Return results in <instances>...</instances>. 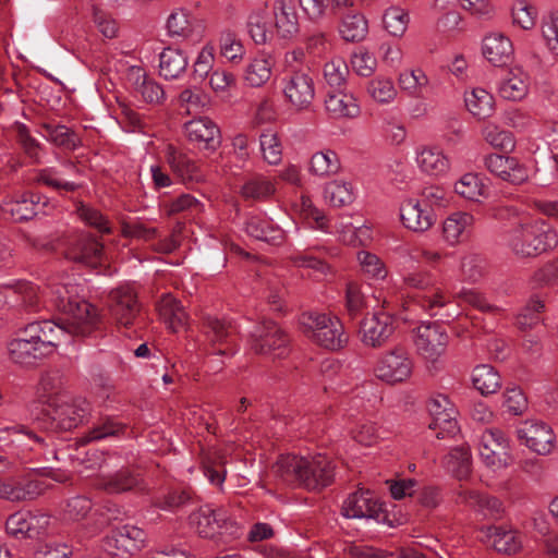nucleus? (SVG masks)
Here are the masks:
<instances>
[{
    "mask_svg": "<svg viewBox=\"0 0 558 558\" xmlns=\"http://www.w3.org/2000/svg\"><path fill=\"white\" fill-rule=\"evenodd\" d=\"M57 307L65 317L60 322L44 319L28 324L8 343L12 362L20 365H35L38 361L52 354L62 338L69 336L87 337L99 325L97 308L78 298V287L72 278L51 287Z\"/></svg>",
    "mask_w": 558,
    "mask_h": 558,
    "instance_id": "obj_1",
    "label": "nucleus"
},
{
    "mask_svg": "<svg viewBox=\"0 0 558 558\" xmlns=\"http://www.w3.org/2000/svg\"><path fill=\"white\" fill-rule=\"evenodd\" d=\"M274 471L287 484L300 485L307 489L326 487L333 478V465L323 454H283L278 458Z\"/></svg>",
    "mask_w": 558,
    "mask_h": 558,
    "instance_id": "obj_2",
    "label": "nucleus"
},
{
    "mask_svg": "<svg viewBox=\"0 0 558 558\" xmlns=\"http://www.w3.org/2000/svg\"><path fill=\"white\" fill-rule=\"evenodd\" d=\"M90 403L82 397L57 396L48 401L43 411V423L52 432L71 430L87 422Z\"/></svg>",
    "mask_w": 558,
    "mask_h": 558,
    "instance_id": "obj_3",
    "label": "nucleus"
},
{
    "mask_svg": "<svg viewBox=\"0 0 558 558\" xmlns=\"http://www.w3.org/2000/svg\"><path fill=\"white\" fill-rule=\"evenodd\" d=\"M13 441L16 442L17 451L15 456L21 463L26 464L40 460L51 461L60 459L58 452L51 446V437L39 434L29 427H17Z\"/></svg>",
    "mask_w": 558,
    "mask_h": 558,
    "instance_id": "obj_4",
    "label": "nucleus"
},
{
    "mask_svg": "<svg viewBox=\"0 0 558 558\" xmlns=\"http://www.w3.org/2000/svg\"><path fill=\"white\" fill-rule=\"evenodd\" d=\"M302 324L312 331L313 339L326 349H340L348 340L343 325L337 316L308 313L302 316Z\"/></svg>",
    "mask_w": 558,
    "mask_h": 558,
    "instance_id": "obj_5",
    "label": "nucleus"
},
{
    "mask_svg": "<svg viewBox=\"0 0 558 558\" xmlns=\"http://www.w3.org/2000/svg\"><path fill=\"white\" fill-rule=\"evenodd\" d=\"M191 525L199 536L211 538L217 534H233L236 523L223 507L214 508L210 505L199 507L190 515Z\"/></svg>",
    "mask_w": 558,
    "mask_h": 558,
    "instance_id": "obj_6",
    "label": "nucleus"
},
{
    "mask_svg": "<svg viewBox=\"0 0 558 558\" xmlns=\"http://www.w3.org/2000/svg\"><path fill=\"white\" fill-rule=\"evenodd\" d=\"M145 541L146 534L142 529L125 524L110 531L101 539V548L112 557L129 558L144 546Z\"/></svg>",
    "mask_w": 558,
    "mask_h": 558,
    "instance_id": "obj_7",
    "label": "nucleus"
},
{
    "mask_svg": "<svg viewBox=\"0 0 558 558\" xmlns=\"http://www.w3.org/2000/svg\"><path fill=\"white\" fill-rule=\"evenodd\" d=\"M108 302L110 314L119 325L129 327L134 324L140 311L134 283L124 282L111 289Z\"/></svg>",
    "mask_w": 558,
    "mask_h": 558,
    "instance_id": "obj_8",
    "label": "nucleus"
},
{
    "mask_svg": "<svg viewBox=\"0 0 558 558\" xmlns=\"http://www.w3.org/2000/svg\"><path fill=\"white\" fill-rule=\"evenodd\" d=\"M281 88L286 99L299 111L310 109L315 98L314 80L304 70L286 74L281 80Z\"/></svg>",
    "mask_w": 558,
    "mask_h": 558,
    "instance_id": "obj_9",
    "label": "nucleus"
},
{
    "mask_svg": "<svg viewBox=\"0 0 558 558\" xmlns=\"http://www.w3.org/2000/svg\"><path fill=\"white\" fill-rule=\"evenodd\" d=\"M252 349L258 354H269L281 359L288 354V339L283 331L272 322L265 320L255 327Z\"/></svg>",
    "mask_w": 558,
    "mask_h": 558,
    "instance_id": "obj_10",
    "label": "nucleus"
},
{
    "mask_svg": "<svg viewBox=\"0 0 558 558\" xmlns=\"http://www.w3.org/2000/svg\"><path fill=\"white\" fill-rule=\"evenodd\" d=\"M432 416L429 428L435 430L438 439L453 436L459 432L456 421V409L446 395L438 393L432 397L427 403Z\"/></svg>",
    "mask_w": 558,
    "mask_h": 558,
    "instance_id": "obj_11",
    "label": "nucleus"
},
{
    "mask_svg": "<svg viewBox=\"0 0 558 558\" xmlns=\"http://www.w3.org/2000/svg\"><path fill=\"white\" fill-rule=\"evenodd\" d=\"M448 341L447 332L435 323L421 324L416 328L414 344L426 361L436 362L445 353Z\"/></svg>",
    "mask_w": 558,
    "mask_h": 558,
    "instance_id": "obj_12",
    "label": "nucleus"
},
{
    "mask_svg": "<svg viewBox=\"0 0 558 558\" xmlns=\"http://www.w3.org/2000/svg\"><path fill=\"white\" fill-rule=\"evenodd\" d=\"M50 517L46 513L17 511L5 522V531L16 539L35 538L46 533Z\"/></svg>",
    "mask_w": 558,
    "mask_h": 558,
    "instance_id": "obj_13",
    "label": "nucleus"
},
{
    "mask_svg": "<svg viewBox=\"0 0 558 558\" xmlns=\"http://www.w3.org/2000/svg\"><path fill=\"white\" fill-rule=\"evenodd\" d=\"M522 444L538 454H548L555 447L556 436L549 425L539 421H525L517 428Z\"/></svg>",
    "mask_w": 558,
    "mask_h": 558,
    "instance_id": "obj_14",
    "label": "nucleus"
},
{
    "mask_svg": "<svg viewBox=\"0 0 558 558\" xmlns=\"http://www.w3.org/2000/svg\"><path fill=\"white\" fill-rule=\"evenodd\" d=\"M412 361L405 350L393 349L378 361L375 374L383 381L395 384L405 380L412 373Z\"/></svg>",
    "mask_w": 558,
    "mask_h": 558,
    "instance_id": "obj_15",
    "label": "nucleus"
},
{
    "mask_svg": "<svg viewBox=\"0 0 558 558\" xmlns=\"http://www.w3.org/2000/svg\"><path fill=\"white\" fill-rule=\"evenodd\" d=\"M236 328L232 322L217 317L206 319V337L209 340L216 355H233Z\"/></svg>",
    "mask_w": 558,
    "mask_h": 558,
    "instance_id": "obj_16",
    "label": "nucleus"
},
{
    "mask_svg": "<svg viewBox=\"0 0 558 558\" xmlns=\"http://www.w3.org/2000/svg\"><path fill=\"white\" fill-rule=\"evenodd\" d=\"M404 282L415 289L424 291L417 302L430 316H436L438 311L447 303L439 288H434L430 276L421 272H412L404 277Z\"/></svg>",
    "mask_w": 558,
    "mask_h": 558,
    "instance_id": "obj_17",
    "label": "nucleus"
},
{
    "mask_svg": "<svg viewBox=\"0 0 558 558\" xmlns=\"http://www.w3.org/2000/svg\"><path fill=\"white\" fill-rule=\"evenodd\" d=\"M380 505L368 489L351 493L343 501L341 513L348 519L380 520Z\"/></svg>",
    "mask_w": 558,
    "mask_h": 558,
    "instance_id": "obj_18",
    "label": "nucleus"
},
{
    "mask_svg": "<svg viewBox=\"0 0 558 558\" xmlns=\"http://www.w3.org/2000/svg\"><path fill=\"white\" fill-rule=\"evenodd\" d=\"M393 330L392 316L389 313L376 312L362 322V341L367 347H381L393 333Z\"/></svg>",
    "mask_w": 558,
    "mask_h": 558,
    "instance_id": "obj_19",
    "label": "nucleus"
},
{
    "mask_svg": "<svg viewBox=\"0 0 558 558\" xmlns=\"http://www.w3.org/2000/svg\"><path fill=\"white\" fill-rule=\"evenodd\" d=\"M484 166L492 174L513 184L527 179L526 169L513 157L489 154L484 157Z\"/></svg>",
    "mask_w": 558,
    "mask_h": 558,
    "instance_id": "obj_20",
    "label": "nucleus"
},
{
    "mask_svg": "<svg viewBox=\"0 0 558 558\" xmlns=\"http://www.w3.org/2000/svg\"><path fill=\"white\" fill-rule=\"evenodd\" d=\"M478 537L486 545L506 555H513L522 547L520 535L514 530L502 526H484L480 530Z\"/></svg>",
    "mask_w": 558,
    "mask_h": 558,
    "instance_id": "obj_21",
    "label": "nucleus"
},
{
    "mask_svg": "<svg viewBox=\"0 0 558 558\" xmlns=\"http://www.w3.org/2000/svg\"><path fill=\"white\" fill-rule=\"evenodd\" d=\"M189 141L207 149H216L220 141V130L209 118L193 119L184 124Z\"/></svg>",
    "mask_w": 558,
    "mask_h": 558,
    "instance_id": "obj_22",
    "label": "nucleus"
},
{
    "mask_svg": "<svg viewBox=\"0 0 558 558\" xmlns=\"http://www.w3.org/2000/svg\"><path fill=\"white\" fill-rule=\"evenodd\" d=\"M400 219L407 229L423 232L433 226L435 215L418 199L408 198L400 206Z\"/></svg>",
    "mask_w": 558,
    "mask_h": 558,
    "instance_id": "obj_23",
    "label": "nucleus"
},
{
    "mask_svg": "<svg viewBox=\"0 0 558 558\" xmlns=\"http://www.w3.org/2000/svg\"><path fill=\"white\" fill-rule=\"evenodd\" d=\"M456 502L472 508L485 518H497L502 512V504L498 498L463 487L456 492Z\"/></svg>",
    "mask_w": 558,
    "mask_h": 558,
    "instance_id": "obj_24",
    "label": "nucleus"
},
{
    "mask_svg": "<svg viewBox=\"0 0 558 558\" xmlns=\"http://www.w3.org/2000/svg\"><path fill=\"white\" fill-rule=\"evenodd\" d=\"M517 240L523 244H557L558 233L544 220L525 219L515 231Z\"/></svg>",
    "mask_w": 558,
    "mask_h": 558,
    "instance_id": "obj_25",
    "label": "nucleus"
},
{
    "mask_svg": "<svg viewBox=\"0 0 558 558\" xmlns=\"http://www.w3.org/2000/svg\"><path fill=\"white\" fill-rule=\"evenodd\" d=\"M270 13L281 38H291L299 32V15L294 0H276Z\"/></svg>",
    "mask_w": 558,
    "mask_h": 558,
    "instance_id": "obj_26",
    "label": "nucleus"
},
{
    "mask_svg": "<svg viewBox=\"0 0 558 558\" xmlns=\"http://www.w3.org/2000/svg\"><path fill=\"white\" fill-rule=\"evenodd\" d=\"M529 74L519 66L510 69L498 83L500 97L507 100H522L529 92Z\"/></svg>",
    "mask_w": 558,
    "mask_h": 558,
    "instance_id": "obj_27",
    "label": "nucleus"
},
{
    "mask_svg": "<svg viewBox=\"0 0 558 558\" xmlns=\"http://www.w3.org/2000/svg\"><path fill=\"white\" fill-rule=\"evenodd\" d=\"M40 201L41 197L39 195L24 194L17 199L4 201L1 205V210L14 221H26L37 216L45 206V203L40 204Z\"/></svg>",
    "mask_w": 558,
    "mask_h": 558,
    "instance_id": "obj_28",
    "label": "nucleus"
},
{
    "mask_svg": "<svg viewBox=\"0 0 558 558\" xmlns=\"http://www.w3.org/2000/svg\"><path fill=\"white\" fill-rule=\"evenodd\" d=\"M165 159L174 174L183 181H198L201 174L194 160L172 144L166 145L163 149Z\"/></svg>",
    "mask_w": 558,
    "mask_h": 558,
    "instance_id": "obj_29",
    "label": "nucleus"
},
{
    "mask_svg": "<svg viewBox=\"0 0 558 558\" xmlns=\"http://www.w3.org/2000/svg\"><path fill=\"white\" fill-rule=\"evenodd\" d=\"M416 162L421 171L433 177L446 174L450 169L448 157L436 146H426L418 149Z\"/></svg>",
    "mask_w": 558,
    "mask_h": 558,
    "instance_id": "obj_30",
    "label": "nucleus"
},
{
    "mask_svg": "<svg viewBox=\"0 0 558 558\" xmlns=\"http://www.w3.org/2000/svg\"><path fill=\"white\" fill-rule=\"evenodd\" d=\"M483 54L494 65L506 64L513 52L512 43L500 33H493L483 40Z\"/></svg>",
    "mask_w": 558,
    "mask_h": 558,
    "instance_id": "obj_31",
    "label": "nucleus"
},
{
    "mask_svg": "<svg viewBox=\"0 0 558 558\" xmlns=\"http://www.w3.org/2000/svg\"><path fill=\"white\" fill-rule=\"evenodd\" d=\"M160 318L173 332L184 328L187 320V314L181 303L170 293L161 296L157 304Z\"/></svg>",
    "mask_w": 558,
    "mask_h": 558,
    "instance_id": "obj_32",
    "label": "nucleus"
},
{
    "mask_svg": "<svg viewBox=\"0 0 558 558\" xmlns=\"http://www.w3.org/2000/svg\"><path fill=\"white\" fill-rule=\"evenodd\" d=\"M189 65L184 51L167 47L159 54V74L166 80L179 78Z\"/></svg>",
    "mask_w": 558,
    "mask_h": 558,
    "instance_id": "obj_33",
    "label": "nucleus"
},
{
    "mask_svg": "<svg viewBox=\"0 0 558 558\" xmlns=\"http://www.w3.org/2000/svg\"><path fill=\"white\" fill-rule=\"evenodd\" d=\"M196 19L185 9H175L167 20V29L170 37L190 39L199 36Z\"/></svg>",
    "mask_w": 558,
    "mask_h": 558,
    "instance_id": "obj_34",
    "label": "nucleus"
},
{
    "mask_svg": "<svg viewBox=\"0 0 558 558\" xmlns=\"http://www.w3.org/2000/svg\"><path fill=\"white\" fill-rule=\"evenodd\" d=\"M271 13L266 7H259L247 17V33L256 45H265L272 35Z\"/></svg>",
    "mask_w": 558,
    "mask_h": 558,
    "instance_id": "obj_35",
    "label": "nucleus"
},
{
    "mask_svg": "<svg viewBox=\"0 0 558 558\" xmlns=\"http://www.w3.org/2000/svg\"><path fill=\"white\" fill-rule=\"evenodd\" d=\"M342 90H327L325 107L336 118H353L360 109L351 94Z\"/></svg>",
    "mask_w": 558,
    "mask_h": 558,
    "instance_id": "obj_36",
    "label": "nucleus"
},
{
    "mask_svg": "<svg viewBox=\"0 0 558 558\" xmlns=\"http://www.w3.org/2000/svg\"><path fill=\"white\" fill-rule=\"evenodd\" d=\"M445 469L457 480H465L472 470V460L469 446H458L444 458Z\"/></svg>",
    "mask_w": 558,
    "mask_h": 558,
    "instance_id": "obj_37",
    "label": "nucleus"
},
{
    "mask_svg": "<svg viewBox=\"0 0 558 558\" xmlns=\"http://www.w3.org/2000/svg\"><path fill=\"white\" fill-rule=\"evenodd\" d=\"M240 193L242 197L250 201H268L276 193L274 181L262 174H254L245 179Z\"/></svg>",
    "mask_w": 558,
    "mask_h": 558,
    "instance_id": "obj_38",
    "label": "nucleus"
},
{
    "mask_svg": "<svg viewBox=\"0 0 558 558\" xmlns=\"http://www.w3.org/2000/svg\"><path fill=\"white\" fill-rule=\"evenodd\" d=\"M464 102L469 112L478 119H487L495 111L494 97L484 88L465 92Z\"/></svg>",
    "mask_w": 558,
    "mask_h": 558,
    "instance_id": "obj_39",
    "label": "nucleus"
},
{
    "mask_svg": "<svg viewBox=\"0 0 558 558\" xmlns=\"http://www.w3.org/2000/svg\"><path fill=\"white\" fill-rule=\"evenodd\" d=\"M141 484L140 477L128 470H121L109 477L99 480L97 486L109 494H120L141 487Z\"/></svg>",
    "mask_w": 558,
    "mask_h": 558,
    "instance_id": "obj_40",
    "label": "nucleus"
},
{
    "mask_svg": "<svg viewBox=\"0 0 558 558\" xmlns=\"http://www.w3.org/2000/svg\"><path fill=\"white\" fill-rule=\"evenodd\" d=\"M125 432V425L112 416L101 417L83 437L84 441H99L119 437Z\"/></svg>",
    "mask_w": 558,
    "mask_h": 558,
    "instance_id": "obj_41",
    "label": "nucleus"
},
{
    "mask_svg": "<svg viewBox=\"0 0 558 558\" xmlns=\"http://www.w3.org/2000/svg\"><path fill=\"white\" fill-rule=\"evenodd\" d=\"M74 214L84 225L95 229L99 233L111 232L109 220L97 208L82 201H75Z\"/></svg>",
    "mask_w": 558,
    "mask_h": 558,
    "instance_id": "obj_42",
    "label": "nucleus"
},
{
    "mask_svg": "<svg viewBox=\"0 0 558 558\" xmlns=\"http://www.w3.org/2000/svg\"><path fill=\"white\" fill-rule=\"evenodd\" d=\"M43 130L44 137L57 146L75 150L82 145L76 133L63 124H45Z\"/></svg>",
    "mask_w": 558,
    "mask_h": 558,
    "instance_id": "obj_43",
    "label": "nucleus"
},
{
    "mask_svg": "<svg viewBox=\"0 0 558 558\" xmlns=\"http://www.w3.org/2000/svg\"><path fill=\"white\" fill-rule=\"evenodd\" d=\"M472 383L482 395L495 393L500 385V375L487 364L477 365L472 372Z\"/></svg>",
    "mask_w": 558,
    "mask_h": 558,
    "instance_id": "obj_44",
    "label": "nucleus"
},
{
    "mask_svg": "<svg viewBox=\"0 0 558 558\" xmlns=\"http://www.w3.org/2000/svg\"><path fill=\"white\" fill-rule=\"evenodd\" d=\"M368 24L360 12L348 13L342 17L339 32L347 41H360L365 38Z\"/></svg>",
    "mask_w": 558,
    "mask_h": 558,
    "instance_id": "obj_45",
    "label": "nucleus"
},
{
    "mask_svg": "<svg viewBox=\"0 0 558 558\" xmlns=\"http://www.w3.org/2000/svg\"><path fill=\"white\" fill-rule=\"evenodd\" d=\"M323 72L327 90L347 89L349 68L343 59L333 58L325 63Z\"/></svg>",
    "mask_w": 558,
    "mask_h": 558,
    "instance_id": "obj_46",
    "label": "nucleus"
},
{
    "mask_svg": "<svg viewBox=\"0 0 558 558\" xmlns=\"http://www.w3.org/2000/svg\"><path fill=\"white\" fill-rule=\"evenodd\" d=\"M481 134L484 141L496 149L510 151L515 147V138L513 134L504 130L496 123H486L483 126Z\"/></svg>",
    "mask_w": 558,
    "mask_h": 558,
    "instance_id": "obj_47",
    "label": "nucleus"
},
{
    "mask_svg": "<svg viewBox=\"0 0 558 558\" xmlns=\"http://www.w3.org/2000/svg\"><path fill=\"white\" fill-rule=\"evenodd\" d=\"M398 83L401 90L410 96L418 97L429 85V78L423 69L415 68L401 72L398 76Z\"/></svg>",
    "mask_w": 558,
    "mask_h": 558,
    "instance_id": "obj_48",
    "label": "nucleus"
},
{
    "mask_svg": "<svg viewBox=\"0 0 558 558\" xmlns=\"http://www.w3.org/2000/svg\"><path fill=\"white\" fill-rule=\"evenodd\" d=\"M340 169V160L331 149H324L311 157L310 172L317 177L336 174Z\"/></svg>",
    "mask_w": 558,
    "mask_h": 558,
    "instance_id": "obj_49",
    "label": "nucleus"
},
{
    "mask_svg": "<svg viewBox=\"0 0 558 558\" xmlns=\"http://www.w3.org/2000/svg\"><path fill=\"white\" fill-rule=\"evenodd\" d=\"M274 62L270 58H255L246 66L244 80L252 87H260L269 81Z\"/></svg>",
    "mask_w": 558,
    "mask_h": 558,
    "instance_id": "obj_50",
    "label": "nucleus"
},
{
    "mask_svg": "<svg viewBox=\"0 0 558 558\" xmlns=\"http://www.w3.org/2000/svg\"><path fill=\"white\" fill-rule=\"evenodd\" d=\"M409 23V12L401 7L391 5L384 12L383 24L391 36L401 37L407 32Z\"/></svg>",
    "mask_w": 558,
    "mask_h": 558,
    "instance_id": "obj_51",
    "label": "nucleus"
},
{
    "mask_svg": "<svg viewBox=\"0 0 558 558\" xmlns=\"http://www.w3.org/2000/svg\"><path fill=\"white\" fill-rule=\"evenodd\" d=\"M102 246H68L64 255L76 264L96 268L102 264Z\"/></svg>",
    "mask_w": 558,
    "mask_h": 558,
    "instance_id": "obj_52",
    "label": "nucleus"
},
{
    "mask_svg": "<svg viewBox=\"0 0 558 558\" xmlns=\"http://www.w3.org/2000/svg\"><path fill=\"white\" fill-rule=\"evenodd\" d=\"M259 146L264 160L272 166L279 165L282 160V144L278 134L267 129L259 135Z\"/></svg>",
    "mask_w": 558,
    "mask_h": 558,
    "instance_id": "obj_53",
    "label": "nucleus"
},
{
    "mask_svg": "<svg viewBox=\"0 0 558 558\" xmlns=\"http://www.w3.org/2000/svg\"><path fill=\"white\" fill-rule=\"evenodd\" d=\"M163 208L168 215L189 213L197 216L205 210V204L189 193H183L165 203Z\"/></svg>",
    "mask_w": 558,
    "mask_h": 558,
    "instance_id": "obj_54",
    "label": "nucleus"
},
{
    "mask_svg": "<svg viewBox=\"0 0 558 558\" xmlns=\"http://www.w3.org/2000/svg\"><path fill=\"white\" fill-rule=\"evenodd\" d=\"M193 494L190 489H171L155 500V506L161 510L175 512L193 504Z\"/></svg>",
    "mask_w": 558,
    "mask_h": 558,
    "instance_id": "obj_55",
    "label": "nucleus"
},
{
    "mask_svg": "<svg viewBox=\"0 0 558 558\" xmlns=\"http://www.w3.org/2000/svg\"><path fill=\"white\" fill-rule=\"evenodd\" d=\"M367 93L374 101L381 105L392 102L398 95L392 80L385 76L371 80L367 83Z\"/></svg>",
    "mask_w": 558,
    "mask_h": 558,
    "instance_id": "obj_56",
    "label": "nucleus"
},
{
    "mask_svg": "<svg viewBox=\"0 0 558 558\" xmlns=\"http://www.w3.org/2000/svg\"><path fill=\"white\" fill-rule=\"evenodd\" d=\"M474 218L465 211L451 214L442 225V231L447 240H456L464 233H469L473 226Z\"/></svg>",
    "mask_w": 558,
    "mask_h": 558,
    "instance_id": "obj_57",
    "label": "nucleus"
},
{
    "mask_svg": "<svg viewBox=\"0 0 558 558\" xmlns=\"http://www.w3.org/2000/svg\"><path fill=\"white\" fill-rule=\"evenodd\" d=\"M324 198L335 207L349 205L354 201L352 185L342 181L329 182L324 189Z\"/></svg>",
    "mask_w": 558,
    "mask_h": 558,
    "instance_id": "obj_58",
    "label": "nucleus"
},
{
    "mask_svg": "<svg viewBox=\"0 0 558 558\" xmlns=\"http://www.w3.org/2000/svg\"><path fill=\"white\" fill-rule=\"evenodd\" d=\"M454 191L466 199L478 202L485 195L486 189L476 174L465 173L456 182Z\"/></svg>",
    "mask_w": 558,
    "mask_h": 558,
    "instance_id": "obj_59",
    "label": "nucleus"
},
{
    "mask_svg": "<svg viewBox=\"0 0 558 558\" xmlns=\"http://www.w3.org/2000/svg\"><path fill=\"white\" fill-rule=\"evenodd\" d=\"M347 428L352 438L364 446H372L378 438L376 425L365 418L351 423Z\"/></svg>",
    "mask_w": 558,
    "mask_h": 558,
    "instance_id": "obj_60",
    "label": "nucleus"
},
{
    "mask_svg": "<svg viewBox=\"0 0 558 558\" xmlns=\"http://www.w3.org/2000/svg\"><path fill=\"white\" fill-rule=\"evenodd\" d=\"M92 509V499L84 495H77L66 500L63 508V515L70 521H80L85 519Z\"/></svg>",
    "mask_w": 558,
    "mask_h": 558,
    "instance_id": "obj_61",
    "label": "nucleus"
},
{
    "mask_svg": "<svg viewBox=\"0 0 558 558\" xmlns=\"http://www.w3.org/2000/svg\"><path fill=\"white\" fill-rule=\"evenodd\" d=\"M513 24L524 31L532 29L536 24L537 10L524 0L517 1L511 10Z\"/></svg>",
    "mask_w": 558,
    "mask_h": 558,
    "instance_id": "obj_62",
    "label": "nucleus"
},
{
    "mask_svg": "<svg viewBox=\"0 0 558 558\" xmlns=\"http://www.w3.org/2000/svg\"><path fill=\"white\" fill-rule=\"evenodd\" d=\"M215 54L211 46H204L198 52L193 64L192 76L195 81L203 82L214 71Z\"/></svg>",
    "mask_w": 558,
    "mask_h": 558,
    "instance_id": "obj_63",
    "label": "nucleus"
},
{
    "mask_svg": "<svg viewBox=\"0 0 558 558\" xmlns=\"http://www.w3.org/2000/svg\"><path fill=\"white\" fill-rule=\"evenodd\" d=\"M220 53L231 62L243 59L245 49L242 41L233 33H223L220 37Z\"/></svg>",
    "mask_w": 558,
    "mask_h": 558,
    "instance_id": "obj_64",
    "label": "nucleus"
}]
</instances>
